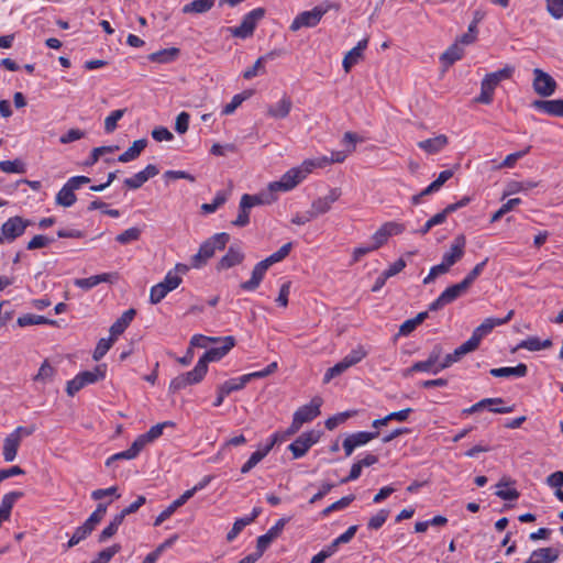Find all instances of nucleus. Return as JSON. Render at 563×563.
Instances as JSON below:
<instances>
[{
    "label": "nucleus",
    "mask_w": 563,
    "mask_h": 563,
    "mask_svg": "<svg viewBox=\"0 0 563 563\" xmlns=\"http://www.w3.org/2000/svg\"><path fill=\"white\" fill-rule=\"evenodd\" d=\"M494 329V323L492 318L485 319L472 333L471 339L479 345L482 339L490 333Z\"/></svg>",
    "instance_id": "obj_48"
},
{
    "label": "nucleus",
    "mask_w": 563,
    "mask_h": 563,
    "mask_svg": "<svg viewBox=\"0 0 563 563\" xmlns=\"http://www.w3.org/2000/svg\"><path fill=\"white\" fill-rule=\"evenodd\" d=\"M121 551L120 544H113L107 549L100 551L95 561L97 563H108L117 553Z\"/></svg>",
    "instance_id": "obj_61"
},
{
    "label": "nucleus",
    "mask_w": 563,
    "mask_h": 563,
    "mask_svg": "<svg viewBox=\"0 0 563 563\" xmlns=\"http://www.w3.org/2000/svg\"><path fill=\"white\" fill-rule=\"evenodd\" d=\"M341 197V189L340 188H332L330 189L329 194L324 197H319L314 199L311 203L310 208V217H313V219L318 218L321 214H324L329 212L332 208V205L339 200Z\"/></svg>",
    "instance_id": "obj_14"
},
{
    "label": "nucleus",
    "mask_w": 563,
    "mask_h": 563,
    "mask_svg": "<svg viewBox=\"0 0 563 563\" xmlns=\"http://www.w3.org/2000/svg\"><path fill=\"white\" fill-rule=\"evenodd\" d=\"M514 67L506 66L503 69L487 74L481 84V93L475 99L476 102L489 104L493 102L494 91L501 80L509 79L512 76Z\"/></svg>",
    "instance_id": "obj_2"
},
{
    "label": "nucleus",
    "mask_w": 563,
    "mask_h": 563,
    "mask_svg": "<svg viewBox=\"0 0 563 563\" xmlns=\"http://www.w3.org/2000/svg\"><path fill=\"white\" fill-rule=\"evenodd\" d=\"M560 556V551L556 548L548 547L540 548L530 554L525 563H554Z\"/></svg>",
    "instance_id": "obj_24"
},
{
    "label": "nucleus",
    "mask_w": 563,
    "mask_h": 563,
    "mask_svg": "<svg viewBox=\"0 0 563 563\" xmlns=\"http://www.w3.org/2000/svg\"><path fill=\"white\" fill-rule=\"evenodd\" d=\"M547 10L555 20L563 18V0H547Z\"/></svg>",
    "instance_id": "obj_64"
},
{
    "label": "nucleus",
    "mask_w": 563,
    "mask_h": 563,
    "mask_svg": "<svg viewBox=\"0 0 563 563\" xmlns=\"http://www.w3.org/2000/svg\"><path fill=\"white\" fill-rule=\"evenodd\" d=\"M317 167H321V163L314 159H306L300 166L286 172L280 180L287 186L289 191L299 185Z\"/></svg>",
    "instance_id": "obj_8"
},
{
    "label": "nucleus",
    "mask_w": 563,
    "mask_h": 563,
    "mask_svg": "<svg viewBox=\"0 0 563 563\" xmlns=\"http://www.w3.org/2000/svg\"><path fill=\"white\" fill-rule=\"evenodd\" d=\"M276 199H277L276 196L268 195L265 192H262L258 195L244 194L241 197L243 207H249V208H253V207L260 206V205H269V203L274 202Z\"/></svg>",
    "instance_id": "obj_35"
},
{
    "label": "nucleus",
    "mask_w": 563,
    "mask_h": 563,
    "mask_svg": "<svg viewBox=\"0 0 563 563\" xmlns=\"http://www.w3.org/2000/svg\"><path fill=\"white\" fill-rule=\"evenodd\" d=\"M288 519H279L265 534L257 538L256 548L257 550L266 551L273 540H275L283 531Z\"/></svg>",
    "instance_id": "obj_25"
},
{
    "label": "nucleus",
    "mask_w": 563,
    "mask_h": 563,
    "mask_svg": "<svg viewBox=\"0 0 563 563\" xmlns=\"http://www.w3.org/2000/svg\"><path fill=\"white\" fill-rule=\"evenodd\" d=\"M464 55V49L457 42L452 44L442 55L441 60L446 65H452L456 60H460Z\"/></svg>",
    "instance_id": "obj_46"
},
{
    "label": "nucleus",
    "mask_w": 563,
    "mask_h": 563,
    "mask_svg": "<svg viewBox=\"0 0 563 563\" xmlns=\"http://www.w3.org/2000/svg\"><path fill=\"white\" fill-rule=\"evenodd\" d=\"M216 0H194L181 9L185 14H202L212 9Z\"/></svg>",
    "instance_id": "obj_38"
},
{
    "label": "nucleus",
    "mask_w": 563,
    "mask_h": 563,
    "mask_svg": "<svg viewBox=\"0 0 563 563\" xmlns=\"http://www.w3.org/2000/svg\"><path fill=\"white\" fill-rule=\"evenodd\" d=\"M328 12V8L314 7L310 11H303L299 13L290 24V30L296 32L301 27H313L316 26L322 16Z\"/></svg>",
    "instance_id": "obj_10"
},
{
    "label": "nucleus",
    "mask_w": 563,
    "mask_h": 563,
    "mask_svg": "<svg viewBox=\"0 0 563 563\" xmlns=\"http://www.w3.org/2000/svg\"><path fill=\"white\" fill-rule=\"evenodd\" d=\"M208 372V367L203 361H198L192 371L183 374L188 385L200 383Z\"/></svg>",
    "instance_id": "obj_41"
},
{
    "label": "nucleus",
    "mask_w": 563,
    "mask_h": 563,
    "mask_svg": "<svg viewBox=\"0 0 563 563\" xmlns=\"http://www.w3.org/2000/svg\"><path fill=\"white\" fill-rule=\"evenodd\" d=\"M113 275L110 273H103L95 276H90L88 278H77L74 280L75 286L84 289L89 290L100 283H111Z\"/></svg>",
    "instance_id": "obj_32"
},
{
    "label": "nucleus",
    "mask_w": 563,
    "mask_h": 563,
    "mask_svg": "<svg viewBox=\"0 0 563 563\" xmlns=\"http://www.w3.org/2000/svg\"><path fill=\"white\" fill-rule=\"evenodd\" d=\"M538 184L536 181H531V180H528V181H516V180H512V181H509L504 190V194H503V199L508 197V196H511V195H515L517 192H520V191H525V190H530L534 187H537Z\"/></svg>",
    "instance_id": "obj_43"
},
{
    "label": "nucleus",
    "mask_w": 563,
    "mask_h": 563,
    "mask_svg": "<svg viewBox=\"0 0 563 563\" xmlns=\"http://www.w3.org/2000/svg\"><path fill=\"white\" fill-rule=\"evenodd\" d=\"M355 499V496L354 495H347V496H344L342 497L341 499H339L338 501L331 504L330 506H328L327 508H324L322 511H321V515L323 517H327L329 516L331 512L333 511H336V510H341V509H344L346 508L347 506H350V504Z\"/></svg>",
    "instance_id": "obj_53"
},
{
    "label": "nucleus",
    "mask_w": 563,
    "mask_h": 563,
    "mask_svg": "<svg viewBox=\"0 0 563 563\" xmlns=\"http://www.w3.org/2000/svg\"><path fill=\"white\" fill-rule=\"evenodd\" d=\"M166 426H173L172 422H163L153 426L146 433L139 435L135 441L140 443V448L143 450L144 446L163 434V430Z\"/></svg>",
    "instance_id": "obj_34"
},
{
    "label": "nucleus",
    "mask_w": 563,
    "mask_h": 563,
    "mask_svg": "<svg viewBox=\"0 0 563 563\" xmlns=\"http://www.w3.org/2000/svg\"><path fill=\"white\" fill-rule=\"evenodd\" d=\"M531 107L548 115L563 118V99H538L532 101Z\"/></svg>",
    "instance_id": "obj_20"
},
{
    "label": "nucleus",
    "mask_w": 563,
    "mask_h": 563,
    "mask_svg": "<svg viewBox=\"0 0 563 563\" xmlns=\"http://www.w3.org/2000/svg\"><path fill=\"white\" fill-rule=\"evenodd\" d=\"M90 178L87 176H74L70 177L67 183L56 195V203L65 208L71 207L77 198L75 190L79 189L82 185L89 184Z\"/></svg>",
    "instance_id": "obj_4"
},
{
    "label": "nucleus",
    "mask_w": 563,
    "mask_h": 563,
    "mask_svg": "<svg viewBox=\"0 0 563 563\" xmlns=\"http://www.w3.org/2000/svg\"><path fill=\"white\" fill-rule=\"evenodd\" d=\"M452 176L453 172L451 169L442 170L438 178L421 191V195H431L438 191Z\"/></svg>",
    "instance_id": "obj_45"
},
{
    "label": "nucleus",
    "mask_w": 563,
    "mask_h": 563,
    "mask_svg": "<svg viewBox=\"0 0 563 563\" xmlns=\"http://www.w3.org/2000/svg\"><path fill=\"white\" fill-rule=\"evenodd\" d=\"M16 323L20 327H27L34 324H54L55 321L49 320L43 316L26 313L18 318Z\"/></svg>",
    "instance_id": "obj_47"
},
{
    "label": "nucleus",
    "mask_w": 563,
    "mask_h": 563,
    "mask_svg": "<svg viewBox=\"0 0 563 563\" xmlns=\"http://www.w3.org/2000/svg\"><path fill=\"white\" fill-rule=\"evenodd\" d=\"M243 388H244V386H243V383L240 380V377L232 378V379L224 382L223 384H221L218 387V395L213 402V406L220 407L223 404L225 396L230 395L233 391L243 389Z\"/></svg>",
    "instance_id": "obj_27"
},
{
    "label": "nucleus",
    "mask_w": 563,
    "mask_h": 563,
    "mask_svg": "<svg viewBox=\"0 0 563 563\" xmlns=\"http://www.w3.org/2000/svg\"><path fill=\"white\" fill-rule=\"evenodd\" d=\"M267 455V450H257L253 452L250 459L243 464L241 467V473L246 474L253 467H255L265 456Z\"/></svg>",
    "instance_id": "obj_54"
},
{
    "label": "nucleus",
    "mask_w": 563,
    "mask_h": 563,
    "mask_svg": "<svg viewBox=\"0 0 563 563\" xmlns=\"http://www.w3.org/2000/svg\"><path fill=\"white\" fill-rule=\"evenodd\" d=\"M368 40L364 38L357 43L355 47L346 53L343 58V68L345 73H349L351 68L358 63L362 58L364 49L367 47Z\"/></svg>",
    "instance_id": "obj_26"
},
{
    "label": "nucleus",
    "mask_w": 563,
    "mask_h": 563,
    "mask_svg": "<svg viewBox=\"0 0 563 563\" xmlns=\"http://www.w3.org/2000/svg\"><path fill=\"white\" fill-rule=\"evenodd\" d=\"M467 290L468 288L462 282L448 287L434 301L429 305V311H438L442 309L444 306L460 298Z\"/></svg>",
    "instance_id": "obj_12"
},
{
    "label": "nucleus",
    "mask_w": 563,
    "mask_h": 563,
    "mask_svg": "<svg viewBox=\"0 0 563 563\" xmlns=\"http://www.w3.org/2000/svg\"><path fill=\"white\" fill-rule=\"evenodd\" d=\"M389 516V511L380 509L375 516H373L367 523L368 529L377 530L386 522Z\"/></svg>",
    "instance_id": "obj_63"
},
{
    "label": "nucleus",
    "mask_w": 563,
    "mask_h": 563,
    "mask_svg": "<svg viewBox=\"0 0 563 563\" xmlns=\"http://www.w3.org/2000/svg\"><path fill=\"white\" fill-rule=\"evenodd\" d=\"M179 55V49L176 47L161 49L152 53L148 59L153 63L165 64L175 60Z\"/></svg>",
    "instance_id": "obj_40"
},
{
    "label": "nucleus",
    "mask_w": 563,
    "mask_h": 563,
    "mask_svg": "<svg viewBox=\"0 0 563 563\" xmlns=\"http://www.w3.org/2000/svg\"><path fill=\"white\" fill-rule=\"evenodd\" d=\"M533 90L542 98L552 96L556 90V81L548 73L540 68L533 69Z\"/></svg>",
    "instance_id": "obj_11"
},
{
    "label": "nucleus",
    "mask_w": 563,
    "mask_h": 563,
    "mask_svg": "<svg viewBox=\"0 0 563 563\" xmlns=\"http://www.w3.org/2000/svg\"><path fill=\"white\" fill-rule=\"evenodd\" d=\"M141 451H142V449L140 448V443L134 441L128 450L111 455L107 460L106 465L109 466L113 461H118V460L135 459Z\"/></svg>",
    "instance_id": "obj_44"
},
{
    "label": "nucleus",
    "mask_w": 563,
    "mask_h": 563,
    "mask_svg": "<svg viewBox=\"0 0 563 563\" xmlns=\"http://www.w3.org/2000/svg\"><path fill=\"white\" fill-rule=\"evenodd\" d=\"M465 245V236L463 234L457 235L452 242L450 251L444 253L442 261L451 268L464 256Z\"/></svg>",
    "instance_id": "obj_19"
},
{
    "label": "nucleus",
    "mask_w": 563,
    "mask_h": 563,
    "mask_svg": "<svg viewBox=\"0 0 563 563\" xmlns=\"http://www.w3.org/2000/svg\"><path fill=\"white\" fill-rule=\"evenodd\" d=\"M21 497H23L22 492H10V493L3 495L2 500H1V506H0L1 512H4V515L11 516V511H12V508H13L15 501L18 499H20Z\"/></svg>",
    "instance_id": "obj_50"
},
{
    "label": "nucleus",
    "mask_w": 563,
    "mask_h": 563,
    "mask_svg": "<svg viewBox=\"0 0 563 563\" xmlns=\"http://www.w3.org/2000/svg\"><path fill=\"white\" fill-rule=\"evenodd\" d=\"M31 221L25 220L19 216L9 218L1 227L8 243L13 242L24 234Z\"/></svg>",
    "instance_id": "obj_15"
},
{
    "label": "nucleus",
    "mask_w": 563,
    "mask_h": 563,
    "mask_svg": "<svg viewBox=\"0 0 563 563\" xmlns=\"http://www.w3.org/2000/svg\"><path fill=\"white\" fill-rule=\"evenodd\" d=\"M265 9L256 8L245 14L239 26L230 27L229 31L232 36L239 38L251 37L256 29L257 23L264 18Z\"/></svg>",
    "instance_id": "obj_5"
},
{
    "label": "nucleus",
    "mask_w": 563,
    "mask_h": 563,
    "mask_svg": "<svg viewBox=\"0 0 563 563\" xmlns=\"http://www.w3.org/2000/svg\"><path fill=\"white\" fill-rule=\"evenodd\" d=\"M501 404H504L503 398H499V397L498 398H485V399H482L481 401L474 404L472 407L465 409L464 412L474 413L483 408H488L489 411H492L494 413H509V412L514 411V406L494 407V405H501Z\"/></svg>",
    "instance_id": "obj_18"
},
{
    "label": "nucleus",
    "mask_w": 563,
    "mask_h": 563,
    "mask_svg": "<svg viewBox=\"0 0 563 563\" xmlns=\"http://www.w3.org/2000/svg\"><path fill=\"white\" fill-rule=\"evenodd\" d=\"M319 431H308L301 433L292 443L289 444V450L292 453L294 459L302 457L308 450L319 441Z\"/></svg>",
    "instance_id": "obj_13"
},
{
    "label": "nucleus",
    "mask_w": 563,
    "mask_h": 563,
    "mask_svg": "<svg viewBox=\"0 0 563 563\" xmlns=\"http://www.w3.org/2000/svg\"><path fill=\"white\" fill-rule=\"evenodd\" d=\"M271 267V265L265 261H261L257 263L253 271L252 276L249 280L242 283L240 287L246 291H253L255 290L260 284L262 283L267 269Z\"/></svg>",
    "instance_id": "obj_22"
},
{
    "label": "nucleus",
    "mask_w": 563,
    "mask_h": 563,
    "mask_svg": "<svg viewBox=\"0 0 563 563\" xmlns=\"http://www.w3.org/2000/svg\"><path fill=\"white\" fill-rule=\"evenodd\" d=\"M55 374L56 369L51 365V363L47 360H45L42 363L37 374L33 377V380L45 385L53 380Z\"/></svg>",
    "instance_id": "obj_42"
},
{
    "label": "nucleus",
    "mask_w": 563,
    "mask_h": 563,
    "mask_svg": "<svg viewBox=\"0 0 563 563\" xmlns=\"http://www.w3.org/2000/svg\"><path fill=\"white\" fill-rule=\"evenodd\" d=\"M322 405V399L320 397H314L310 401V404L301 406L295 413V427L297 424H303L317 418L320 415V407Z\"/></svg>",
    "instance_id": "obj_17"
},
{
    "label": "nucleus",
    "mask_w": 563,
    "mask_h": 563,
    "mask_svg": "<svg viewBox=\"0 0 563 563\" xmlns=\"http://www.w3.org/2000/svg\"><path fill=\"white\" fill-rule=\"evenodd\" d=\"M362 141L363 140L356 133L345 132L343 135V143L349 144L350 147L346 151L332 152L329 158L323 157L318 162L321 163V167L323 166L324 163H342L351 153L355 151V144Z\"/></svg>",
    "instance_id": "obj_16"
},
{
    "label": "nucleus",
    "mask_w": 563,
    "mask_h": 563,
    "mask_svg": "<svg viewBox=\"0 0 563 563\" xmlns=\"http://www.w3.org/2000/svg\"><path fill=\"white\" fill-rule=\"evenodd\" d=\"M183 282L181 276L168 272L163 282L154 285L150 290V301L153 305L159 303L170 291L175 290Z\"/></svg>",
    "instance_id": "obj_9"
},
{
    "label": "nucleus",
    "mask_w": 563,
    "mask_h": 563,
    "mask_svg": "<svg viewBox=\"0 0 563 563\" xmlns=\"http://www.w3.org/2000/svg\"><path fill=\"white\" fill-rule=\"evenodd\" d=\"M276 56H278V53L276 51H272L258 57L254 65L243 73V77L245 79H252L258 74H265V63L274 59Z\"/></svg>",
    "instance_id": "obj_30"
},
{
    "label": "nucleus",
    "mask_w": 563,
    "mask_h": 563,
    "mask_svg": "<svg viewBox=\"0 0 563 563\" xmlns=\"http://www.w3.org/2000/svg\"><path fill=\"white\" fill-rule=\"evenodd\" d=\"M159 173L155 165H147L143 170L136 173L133 177L126 178L124 185L129 189H137L142 187L150 178L155 177Z\"/></svg>",
    "instance_id": "obj_23"
},
{
    "label": "nucleus",
    "mask_w": 563,
    "mask_h": 563,
    "mask_svg": "<svg viewBox=\"0 0 563 563\" xmlns=\"http://www.w3.org/2000/svg\"><path fill=\"white\" fill-rule=\"evenodd\" d=\"M531 146H527L523 151H518L506 156L498 165V168H512L517 161L526 156L530 152Z\"/></svg>",
    "instance_id": "obj_57"
},
{
    "label": "nucleus",
    "mask_w": 563,
    "mask_h": 563,
    "mask_svg": "<svg viewBox=\"0 0 563 563\" xmlns=\"http://www.w3.org/2000/svg\"><path fill=\"white\" fill-rule=\"evenodd\" d=\"M106 375L104 365L96 366L93 371H85L77 374L71 380L67 383L66 393L68 396H74L81 388L88 384H93L102 379Z\"/></svg>",
    "instance_id": "obj_6"
},
{
    "label": "nucleus",
    "mask_w": 563,
    "mask_h": 563,
    "mask_svg": "<svg viewBox=\"0 0 563 563\" xmlns=\"http://www.w3.org/2000/svg\"><path fill=\"white\" fill-rule=\"evenodd\" d=\"M228 197L224 191H219L211 203H203L201 209L205 213L214 212L220 206L227 201Z\"/></svg>",
    "instance_id": "obj_60"
},
{
    "label": "nucleus",
    "mask_w": 563,
    "mask_h": 563,
    "mask_svg": "<svg viewBox=\"0 0 563 563\" xmlns=\"http://www.w3.org/2000/svg\"><path fill=\"white\" fill-rule=\"evenodd\" d=\"M244 254L236 247L230 246L227 254L221 257L219 261L217 268L219 271L221 269H229L235 265H239L243 262Z\"/></svg>",
    "instance_id": "obj_29"
},
{
    "label": "nucleus",
    "mask_w": 563,
    "mask_h": 563,
    "mask_svg": "<svg viewBox=\"0 0 563 563\" xmlns=\"http://www.w3.org/2000/svg\"><path fill=\"white\" fill-rule=\"evenodd\" d=\"M292 244L286 243L278 251L265 258V261L272 266L275 263L283 261L291 251Z\"/></svg>",
    "instance_id": "obj_62"
},
{
    "label": "nucleus",
    "mask_w": 563,
    "mask_h": 563,
    "mask_svg": "<svg viewBox=\"0 0 563 563\" xmlns=\"http://www.w3.org/2000/svg\"><path fill=\"white\" fill-rule=\"evenodd\" d=\"M449 143L448 136L439 134L435 137L418 142V147L428 154H437L442 151Z\"/></svg>",
    "instance_id": "obj_28"
},
{
    "label": "nucleus",
    "mask_w": 563,
    "mask_h": 563,
    "mask_svg": "<svg viewBox=\"0 0 563 563\" xmlns=\"http://www.w3.org/2000/svg\"><path fill=\"white\" fill-rule=\"evenodd\" d=\"M35 429L34 424L30 427H18L13 432L5 437L2 449V455L5 462H12L15 460L22 439L33 434Z\"/></svg>",
    "instance_id": "obj_3"
},
{
    "label": "nucleus",
    "mask_w": 563,
    "mask_h": 563,
    "mask_svg": "<svg viewBox=\"0 0 563 563\" xmlns=\"http://www.w3.org/2000/svg\"><path fill=\"white\" fill-rule=\"evenodd\" d=\"M125 109L112 111L104 120V130L107 133H112L117 129L118 121L124 115Z\"/></svg>",
    "instance_id": "obj_59"
},
{
    "label": "nucleus",
    "mask_w": 563,
    "mask_h": 563,
    "mask_svg": "<svg viewBox=\"0 0 563 563\" xmlns=\"http://www.w3.org/2000/svg\"><path fill=\"white\" fill-rule=\"evenodd\" d=\"M443 349L440 344H435L431 352L428 355L426 361H419L413 363L410 367L406 368L402 373L404 377H410L416 372H424L438 374L440 369H438L439 361L442 356Z\"/></svg>",
    "instance_id": "obj_7"
},
{
    "label": "nucleus",
    "mask_w": 563,
    "mask_h": 563,
    "mask_svg": "<svg viewBox=\"0 0 563 563\" xmlns=\"http://www.w3.org/2000/svg\"><path fill=\"white\" fill-rule=\"evenodd\" d=\"M292 102L288 96H284L276 104L267 108V115L274 119H285L288 117Z\"/></svg>",
    "instance_id": "obj_31"
},
{
    "label": "nucleus",
    "mask_w": 563,
    "mask_h": 563,
    "mask_svg": "<svg viewBox=\"0 0 563 563\" xmlns=\"http://www.w3.org/2000/svg\"><path fill=\"white\" fill-rule=\"evenodd\" d=\"M552 346V341L550 339L541 341L537 336H529L526 340H522L516 347V350L519 349H526L528 351H540L545 350Z\"/></svg>",
    "instance_id": "obj_39"
},
{
    "label": "nucleus",
    "mask_w": 563,
    "mask_h": 563,
    "mask_svg": "<svg viewBox=\"0 0 563 563\" xmlns=\"http://www.w3.org/2000/svg\"><path fill=\"white\" fill-rule=\"evenodd\" d=\"M489 373L494 377H523L528 373V367L526 364L520 363L515 367L492 368Z\"/></svg>",
    "instance_id": "obj_37"
},
{
    "label": "nucleus",
    "mask_w": 563,
    "mask_h": 563,
    "mask_svg": "<svg viewBox=\"0 0 563 563\" xmlns=\"http://www.w3.org/2000/svg\"><path fill=\"white\" fill-rule=\"evenodd\" d=\"M141 236V230L139 228H130L122 233L118 234L115 241L120 244H129L133 241H137Z\"/></svg>",
    "instance_id": "obj_55"
},
{
    "label": "nucleus",
    "mask_w": 563,
    "mask_h": 563,
    "mask_svg": "<svg viewBox=\"0 0 563 563\" xmlns=\"http://www.w3.org/2000/svg\"><path fill=\"white\" fill-rule=\"evenodd\" d=\"M146 145H147L146 139H140V140L134 141L133 144L118 157V161L121 163H128V162L134 161L144 151Z\"/></svg>",
    "instance_id": "obj_36"
},
{
    "label": "nucleus",
    "mask_w": 563,
    "mask_h": 563,
    "mask_svg": "<svg viewBox=\"0 0 563 563\" xmlns=\"http://www.w3.org/2000/svg\"><path fill=\"white\" fill-rule=\"evenodd\" d=\"M114 340L115 339H113L111 335L109 339H100L99 342L97 343V346L92 354L93 360L95 361L101 360L107 354V352L110 350Z\"/></svg>",
    "instance_id": "obj_56"
},
{
    "label": "nucleus",
    "mask_w": 563,
    "mask_h": 563,
    "mask_svg": "<svg viewBox=\"0 0 563 563\" xmlns=\"http://www.w3.org/2000/svg\"><path fill=\"white\" fill-rule=\"evenodd\" d=\"M367 355V351L363 345H357L355 349H353L347 355H345L343 358L347 362V364L352 367L353 365H356L360 363L363 358H365Z\"/></svg>",
    "instance_id": "obj_58"
},
{
    "label": "nucleus",
    "mask_w": 563,
    "mask_h": 563,
    "mask_svg": "<svg viewBox=\"0 0 563 563\" xmlns=\"http://www.w3.org/2000/svg\"><path fill=\"white\" fill-rule=\"evenodd\" d=\"M0 170L8 174H24L26 168L21 159L1 161Z\"/></svg>",
    "instance_id": "obj_49"
},
{
    "label": "nucleus",
    "mask_w": 563,
    "mask_h": 563,
    "mask_svg": "<svg viewBox=\"0 0 563 563\" xmlns=\"http://www.w3.org/2000/svg\"><path fill=\"white\" fill-rule=\"evenodd\" d=\"M351 366L347 364V362L344 358H342L334 366L327 369L324 377H323V383L328 384L332 378L343 374Z\"/></svg>",
    "instance_id": "obj_52"
},
{
    "label": "nucleus",
    "mask_w": 563,
    "mask_h": 563,
    "mask_svg": "<svg viewBox=\"0 0 563 563\" xmlns=\"http://www.w3.org/2000/svg\"><path fill=\"white\" fill-rule=\"evenodd\" d=\"M135 313L136 311L132 308L124 311L123 314L110 327V335L113 339H117L122 334L133 320Z\"/></svg>",
    "instance_id": "obj_33"
},
{
    "label": "nucleus",
    "mask_w": 563,
    "mask_h": 563,
    "mask_svg": "<svg viewBox=\"0 0 563 563\" xmlns=\"http://www.w3.org/2000/svg\"><path fill=\"white\" fill-rule=\"evenodd\" d=\"M234 345V338L225 336L223 339V344L220 347H212L206 351L205 354L199 360L203 361V364L208 366L209 362H217L221 360Z\"/></svg>",
    "instance_id": "obj_21"
},
{
    "label": "nucleus",
    "mask_w": 563,
    "mask_h": 563,
    "mask_svg": "<svg viewBox=\"0 0 563 563\" xmlns=\"http://www.w3.org/2000/svg\"><path fill=\"white\" fill-rule=\"evenodd\" d=\"M230 240V235L225 232L217 233L210 239L206 240L199 247L197 254L191 257V266L200 268L205 266L214 253L216 250H223Z\"/></svg>",
    "instance_id": "obj_1"
},
{
    "label": "nucleus",
    "mask_w": 563,
    "mask_h": 563,
    "mask_svg": "<svg viewBox=\"0 0 563 563\" xmlns=\"http://www.w3.org/2000/svg\"><path fill=\"white\" fill-rule=\"evenodd\" d=\"M378 435H379V432L376 430L373 432L361 431V432L350 434L347 437L353 442L354 446L358 448V446L365 445L371 440L376 439Z\"/></svg>",
    "instance_id": "obj_51"
}]
</instances>
